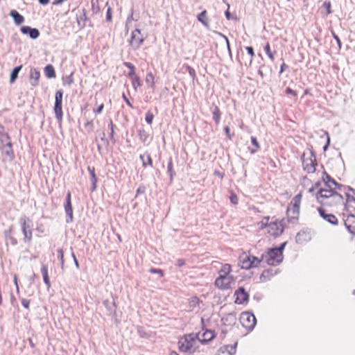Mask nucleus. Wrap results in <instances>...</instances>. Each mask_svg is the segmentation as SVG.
<instances>
[{
	"label": "nucleus",
	"instance_id": "22",
	"mask_svg": "<svg viewBox=\"0 0 355 355\" xmlns=\"http://www.w3.org/2000/svg\"><path fill=\"white\" fill-rule=\"evenodd\" d=\"M40 73L36 69H31L30 71V83L32 86L35 87L39 84Z\"/></svg>",
	"mask_w": 355,
	"mask_h": 355
},
{
	"label": "nucleus",
	"instance_id": "7",
	"mask_svg": "<svg viewBox=\"0 0 355 355\" xmlns=\"http://www.w3.org/2000/svg\"><path fill=\"white\" fill-rule=\"evenodd\" d=\"M304 169L309 173L315 171L316 157L313 152H311L309 157L305 158L304 154L302 157Z\"/></svg>",
	"mask_w": 355,
	"mask_h": 355
},
{
	"label": "nucleus",
	"instance_id": "44",
	"mask_svg": "<svg viewBox=\"0 0 355 355\" xmlns=\"http://www.w3.org/2000/svg\"><path fill=\"white\" fill-rule=\"evenodd\" d=\"M57 252H58V257L60 259L61 267H62V268H63L64 265V252H63L62 249H58Z\"/></svg>",
	"mask_w": 355,
	"mask_h": 355
},
{
	"label": "nucleus",
	"instance_id": "34",
	"mask_svg": "<svg viewBox=\"0 0 355 355\" xmlns=\"http://www.w3.org/2000/svg\"><path fill=\"white\" fill-rule=\"evenodd\" d=\"M3 153H4L7 156L12 157V155H13V152H12V144H11V142H10V141L8 142L6 145H4V146H3Z\"/></svg>",
	"mask_w": 355,
	"mask_h": 355
},
{
	"label": "nucleus",
	"instance_id": "32",
	"mask_svg": "<svg viewBox=\"0 0 355 355\" xmlns=\"http://www.w3.org/2000/svg\"><path fill=\"white\" fill-rule=\"evenodd\" d=\"M207 11L203 10L201 12L198 16L197 19L199 21H200L205 26L208 27V22L206 19Z\"/></svg>",
	"mask_w": 355,
	"mask_h": 355
},
{
	"label": "nucleus",
	"instance_id": "15",
	"mask_svg": "<svg viewBox=\"0 0 355 355\" xmlns=\"http://www.w3.org/2000/svg\"><path fill=\"white\" fill-rule=\"evenodd\" d=\"M234 295L236 296L235 300V303L236 304H241L248 301L249 295L243 287H239V289L235 291Z\"/></svg>",
	"mask_w": 355,
	"mask_h": 355
},
{
	"label": "nucleus",
	"instance_id": "28",
	"mask_svg": "<svg viewBox=\"0 0 355 355\" xmlns=\"http://www.w3.org/2000/svg\"><path fill=\"white\" fill-rule=\"evenodd\" d=\"M44 73L45 76L49 78H53L55 77V71L53 67L51 64H49L44 68Z\"/></svg>",
	"mask_w": 355,
	"mask_h": 355
},
{
	"label": "nucleus",
	"instance_id": "62",
	"mask_svg": "<svg viewBox=\"0 0 355 355\" xmlns=\"http://www.w3.org/2000/svg\"><path fill=\"white\" fill-rule=\"evenodd\" d=\"M103 107H104L103 104H101V105L98 106V107L97 109L94 110V112L96 114H100L102 112Z\"/></svg>",
	"mask_w": 355,
	"mask_h": 355
},
{
	"label": "nucleus",
	"instance_id": "53",
	"mask_svg": "<svg viewBox=\"0 0 355 355\" xmlns=\"http://www.w3.org/2000/svg\"><path fill=\"white\" fill-rule=\"evenodd\" d=\"M187 69L189 73V75L192 77V78H194L195 76H196V72H195V70L194 69H193L190 66H187Z\"/></svg>",
	"mask_w": 355,
	"mask_h": 355
},
{
	"label": "nucleus",
	"instance_id": "8",
	"mask_svg": "<svg viewBox=\"0 0 355 355\" xmlns=\"http://www.w3.org/2000/svg\"><path fill=\"white\" fill-rule=\"evenodd\" d=\"M234 282L232 275H219L215 281V285L221 289H227L231 286Z\"/></svg>",
	"mask_w": 355,
	"mask_h": 355
},
{
	"label": "nucleus",
	"instance_id": "20",
	"mask_svg": "<svg viewBox=\"0 0 355 355\" xmlns=\"http://www.w3.org/2000/svg\"><path fill=\"white\" fill-rule=\"evenodd\" d=\"M103 305L105 306V308L107 311V315H112V316H116V305L114 300L110 301L108 300H105L103 301Z\"/></svg>",
	"mask_w": 355,
	"mask_h": 355
},
{
	"label": "nucleus",
	"instance_id": "63",
	"mask_svg": "<svg viewBox=\"0 0 355 355\" xmlns=\"http://www.w3.org/2000/svg\"><path fill=\"white\" fill-rule=\"evenodd\" d=\"M123 100L125 101L126 104L130 107H133L132 103H130V101L127 98V97L125 96V95L124 94H123Z\"/></svg>",
	"mask_w": 355,
	"mask_h": 355
},
{
	"label": "nucleus",
	"instance_id": "36",
	"mask_svg": "<svg viewBox=\"0 0 355 355\" xmlns=\"http://www.w3.org/2000/svg\"><path fill=\"white\" fill-rule=\"evenodd\" d=\"M220 114L221 113L219 108L217 106H216L213 111V119L214 120L216 124H218L220 122Z\"/></svg>",
	"mask_w": 355,
	"mask_h": 355
},
{
	"label": "nucleus",
	"instance_id": "40",
	"mask_svg": "<svg viewBox=\"0 0 355 355\" xmlns=\"http://www.w3.org/2000/svg\"><path fill=\"white\" fill-rule=\"evenodd\" d=\"M9 232H10V230L9 231ZM5 234H6L7 242H10L13 245H15L17 244V239L15 238H14L13 236H10V233H8V232H6Z\"/></svg>",
	"mask_w": 355,
	"mask_h": 355
},
{
	"label": "nucleus",
	"instance_id": "42",
	"mask_svg": "<svg viewBox=\"0 0 355 355\" xmlns=\"http://www.w3.org/2000/svg\"><path fill=\"white\" fill-rule=\"evenodd\" d=\"M167 171H168V174L170 175L171 181H172L173 175H174L175 173H174L173 170V164H172L171 159H169V162L168 163Z\"/></svg>",
	"mask_w": 355,
	"mask_h": 355
},
{
	"label": "nucleus",
	"instance_id": "29",
	"mask_svg": "<svg viewBox=\"0 0 355 355\" xmlns=\"http://www.w3.org/2000/svg\"><path fill=\"white\" fill-rule=\"evenodd\" d=\"M139 158L141 160L142 164L144 167H146L147 165H149L150 166H153L152 159L149 154L147 153L146 155H141L139 156Z\"/></svg>",
	"mask_w": 355,
	"mask_h": 355
},
{
	"label": "nucleus",
	"instance_id": "14",
	"mask_svg": "<svg viewBox=\"0 0 355 355\" xmlns=\"http://www.w3.org/2000/svg\"><path fill=\"white\" fill-rule=\"evenodd\" d=\"M284 225L282 222H272L268 225V232L273 236H278L282 234Z\"/></svg>",
	"mask_w": 355,
	"mask_h": 355
},
{
	"label": "nucleus",
	"instance_id": "23",
	"mask_svg": "<svg viewBox=\"0 0 355 355\" xmlns=\"http://www.w3.org/2000/svg\"><path fill=\"white\" fill-rule=\"evenodd\" d=\"M10 16L13 19L15 23L17 25L22 24L24 21V17L15 10H10Z\"/></svg>",
	"mask_w": 355,
	"mask_h": 355
},
{
	"label": "nucleus",
	"instance_id": "21",
	"mask_svg": "<svg viewBox=\"0 0 355 355\" xmlns=\"http://www.w3.org/2000/svg\"><path fill=\"white\" fill-rule=\"evenodd\" d=\"M196 335H198V341L202 343H207L212 340L215 336L214 332L211 330H207L202 334L199 333L196 334Z\"/></svg>",
	"mask_w": 355,
	"mask_h": 355
},
{
	"label": "nucleus",
	"instance_id": "48",
	"mask_svg": "<svg viewBox=\"0 0 355 355\" xmlns=\"http://www.w3.org/2000/svg\"><path fill=\"white\" fill-rule=\"evenodd\" d=\"M85 128L88 131L92 132L94 128L93 122L92 121H87L85 124Z\"/></svg>",
	"mask_w": 355,
	"mask_h": 355
},
{
	"label": "nucleus",
	"instance_id": "10",
	"mask_svg": "<svg viewBox=\"0 0 355 355\" xmlns=\"http://www.w3.org/2000/svg\"><path fill=\"white\" fill-rule=\"evenodd\" d=\"M27 220L30 221L26 217H21L19 219V223L21 226V230L24 236V241L30 242L32 239L33 233L32 230L29 225H27Z\"/></svg>",
	"mask_w": 355,
	"mask_h": 355
},
{
	"label": "nucleus",
	"instance_id": "9",
	"mask_svg": "<svg viewBox=\"0 0 355 355\" xmlns=\"http://www.w3.org/2000/svg\"><path fill=\"white\" fill-rule=\"evenodd\" d=\"M145 37L141 35L139 29L136 28L132 32L130 45L134 49H137L140 47L144 41Z\"/></svg>",
	"mask_w": 355,
	"mask_h": 355
},
{
	"label": "nucleus",
	"instance_id": "38",
	"mask_svg": "<svg viewBox=\"0 0 355 355\" xmlns=\"http://www.w3.org/2000/svg\"><path fill=\"white\" fill-rule=\"evenodd\" d=\"M251 262L252 263V268L259 266L261 262H263V260L262 259V256L261 257V258H258L254 256H251Z\"/></svg>",
	"mask_w": 355,
	"mask_h": 355
},
{
	"label": "nucleus",
	"instance_id": "4",
	"mask_svg": "<svg viewBox=\"0 0 355 355\" xmlns=\"http://www.w3.org/2000/svg\"><path fill=\"white\" fill-rule=\"evenodd\" d=\"M301 199V194L296 195L292 199L290 205L288 207L286 214L289 221H293L298 218Z\"/></svg>",
	"mask_w": 355,
	"mask_h": 355
},
{
	"label": "nucleus",
	"instance_id": "64",
	"mask_svg": "<svg viewBox=\"0 0 355 355\" xmlns=\"http://www.w3.org/2000/svg\"><path fill=\"white\" fill-rule=\"evenodd\" d=\"M73 78H72V74H71L69 76L67 77V83L68 85H71L73 83Z\"/></svg>",
	"mask_w": 355,
	"mask_h": 355
},
{
	"label": "nucleus",
	"instance_id": "60",
	"mask_svg": "<svg viewBox=\"0 0 355 355\" xmlns=\"http://www.w3.org/2000/svg\"><path fill=\"white\" fill-rule=\"evenodd\" d=\"M224 130H225V134L227 135V137L231 139H232V136H231V134H230V129L228 126H225L224 128Z\"/></svg>",
	"mask_w": 355,
	"mask_h": 355
},
{
	"label": "nucleus",
	"instance_id": "61",
	"mask_svg": "<svg viewBox=\"0 0 355 355\" xmlns=\"http://www.w3.org/2000/svg\"><path fill=\"white\" fill-rule=\"evenodd\" d=\"M144 192H145V187L144 186H140L137 189V195H138L139 193H144Z\"/></svg>",
	"mask_w": 355,
	"mask_h": 355
},
{
	"label": "nucleus",
	"instance_id": "30",
	"mask_svg": "<svg viewBox=\"0 0 355 355\" xmlns=\"http://www.w3.org/2000/svg\"><path fill=\"white\" fill-rule=\"evenodd\" d=\"M21 67H22V66L20 65V66L15 67L12 69V71L10 73V83L15 82V80L17 78L19 72L21 70Z\"/></svg>",
	"mask_w": 355,
	"mask_h": 355
},
{
	"label": "nucleus",
	"instance_id": "37",
	"mask_svg": "<svg viewBox=\"0 0 355 355\" xmlns=\"http://www.w3.org/2000/svg\"><path fill=\"white\" fill-rule=\"evenodd\" d=\"M92 10L93 14H96L100 11L98 0H91Z\"/></svg>",
	"mask_w": 355,
	"mask_h": 355
},
{
	"label": "nucleus",
	"instance_id": "55",
	"mask_svg": "<svg viewBox=\"0 0 355 355\" xmlns=\"http://www.w3.org/2000/svg\"><path fill=\"white\" fill-rule=\"evenodd\" d=\"M286 93L287 94H291V95H293V96H297V92H296V91L293 90V89H292L291 88H290V87H287V88L286 89Z\"/></svg>",
	"mask_w": 355,
	"mask_h": 355
},
{
	"label": "nucleus",
	"instance_id": "5",
	"mask_svg": "<svg viewBox=\"0 0 355 355\" xmlns=\"http://www.w3.org/2000/svg\"><path fill=\"white\" fill-rule=\"evenodd\" d=\"M62 96H63V92L62 90H58L55 92V105L53 107V111L55 114V117L58 122H61L62 120Z\"/></svg>",
	"mask_w": 355,
	"mask_h": 355
},
{
	"label": "nucleus",
	"instance_id": "43",
	"mask_svg": "<svg viewBox=\"0 0 355 355\" xmlns=\"http://www.w3.org/2000/svg\"><path fill=\"white\" fill-rule=\"evenodd\" d=\"M251 142H252V144L254 146V148L251 150V153H254L259 148V143H258L257 139L254 137H251Z\"/></svg>",
	"mask_w": 355,
	"mask_h": 355
},
{
	"label": "nucleus",
	"instance_id": "27",
	"mask_svg": "<svg viewBox=\"0 0 355 355\" xmlns=\"http://www.w3.org/2000/svg\"><path fill=\"white\" fill-rule=\"evenodd\" d=\"M88 20L87 15H86V11L85 9L83 10V12L77 17V22L78 24V26L80 28H84L86 26V22Z\"/></svg>",
	"mask_w": 355,
	"mask_h": 355
},
{
	"label": "nucleus",
	"instance_id": "11",
	"mask_svg": "<svg viewBox=\"0 0 355 355\" xmlns=\"http://www.w3.org/2000/svg\"><path fill=\"white\" fill-rule=\"evenodd\" d=\"M319 215L329 223L336 225L338 223V218L332 214H329L323 207H319L317 208Z\"/></svg>",
	"mask_w": 355,
	"mask_h": 355
},
{
	"label": "nucleus",
	"instance_id": "26",
	"mask_svg": "<svg viewBox=\"0 0 355 355\" xmlns=\"http://www.w3.org/2000/svg\"><path fill=\"white\" fill-rule=\"evenodd\" d=\"M236 343L234 345H227L225 349H220L217 355H233L236 352Z\"/></svg>",
	"mask_w": 355,
	"mask_h": 355
},
{
	"label": "nucleus",
	"instance_id": "33",
	"mask_svg": "<svg viewBox=\"0 0 355 355\" xmlns=\"http://www.w3.org/2000/svg\"><path fill=\"white\" fill-rule=\"evenodd\" d=\"M264 51L270 58L271 61H274L275 60V54L276 53V51H271L270 50V46L269 43H267L264 46Z\"/></svg>",
	"mask_w": 355,
	"mask_h": 355
},
{
	"label": "nucleus",
	"instance_id": "50",
	"mask_svg": "<svg viewBox=\"0 0 355 355\" xmlns=\"http://www.w3.org/2000/svg\"><path fill=\"white\" fill-rule=\"evenodd\" d=\"M230 201L233 205H237L238 204V197L235 193H232L230 196Z\"/></svg>",
	"mask_w": 355,
	"mask_h": 355
},
{
	"label": "nucleus",
	"instance_id": "59",
	"mask_svg": "<svg viewBox=\"0 0 355 355\" xmlns=\"http://www.w3.org/2000/svg\"><path fill=\"white\" fill-rule=\"evenodd\" d=\"M286 245V242H284V243H282L279 247L275 248L273 249L274 250H279L280 251V252L283 254V250H284Z\"/></svg>",
	"mask_w": 355,
	"mask_h": 355
},
{
	"label": "nucleus",
	"instance_id": "12",
	"mask_svg": "<svg viewBox=\"0 0 355 355\" xmlns=\"http://www.w3.org/2000/svg\"><path fill=\"white\" fill-rule=\"evenodd\" d=\"M322 180L324 184V187L327 189H333L335 191L336 189H340L342 187L341 184L337 183L327 173L323 172Z\"/></svg>",
	"mask_w": 355,
	"mask_h": 355
},
{
	"label": "nucleus",
	"instance_id": "41",
	"mask_svg": "<svg viewBox=\"0 0 355 355\" xmlns=\"http://www.w3.org/2000/svg\"><path fill=\"white\" fill-rule=\"evenodd\" d=\"M114 126L112 123V121L111 119H110L109 124H108V128L110 130V138L113 142H115V139L114 137Z\"/></svg>",
	"mask_w": 355,
	"mask_h": 355
},
{
	"label": "nucleus",
	"instance_id": "25",
	"mask_svg": "<svg viewBox=\"0 0 355 355\" xmlns=\"http://www.w3.org/2000/svg\"><path fill=\"white\" fill-rule=\"evenodd\" d=\"M64 211L67 214V223H71L73 220V209L71 202H66L64 205Z\"/></svg>",
	"mask_w": 355,
	"mask_h": 355
},
{
	"label": "nucleus",
	"instance_id": "57",
	"mask_svg": "<svg viewBox=\"0 0 355 355\" xmlns=\"http://www.w3.org/2000/svg\"><path fill=\"white\" fill-rule=\"evenodd\" d=\"M185 264V261L182 259H178L177 261H176V263H175V266H177L178 267H182Z\"/></svg>",
	"mask_w": 355,
	"mask_h": 355
},
{
	"label": "nucleus",
	"instance_id": "52",
	"mask_svg": "<svg viewBox=\"0 0 355 355\" xmlns=\"http://www.w3.org/2000/svg\"><path fill=\"white\" fill-rule=\"evenodd\" d=\"M21 304L22 306L25 308V309H28L29 308V304H30V300H28V299H22L21 300Z\"/></svg>",
	"mask_w": 355,
	"mask_h": 355
},
{
	"label": "nucleus",
	"instance_id": "17",
	"mask_svg": "<svg viewBox=\"0 0 355 355\" xmlns=\"http://www.w3.org/2000/svg\"><path fill=\"white\" fill-rule=\"evenodd\" d=\"M344 225L352 235H355V215H348L344 220Z\"/></svg>",
	"mask_w": 355,
	"mask_h": 355
},
{
	"label": "nucleus",
	"instance_id": "35",
	"mask_svg": "<svg viewBox=\"0 0 355 355\" xmlns=\"http://www.w3.org/2000/svg\"><path fill=\"white\" fill-rule=\"evenodd\" d=\"M230 272L231 266L230 264L226 263L222 266L219 271V275H230Z\"/></svg>",
	"mask_w": 355,
	"mask_h": 355
},
{
	"label": "nucleus",
	"instance_id": "39",
	"mask_svg": "<svg viewBox=\"0 0 355 355\" xmlns=\"http://www.w3.org/2000/svg\"><path fill=\"white\" fill-rule=\"evenodd\" d=\"M139 137L140 139V140L143 142V143H145L147 141L148 137H149V135L146 132V130H139Z\"/></svg>",
	"mask_w": 355,
	"mask_h": 355
},
{
	"label": "nucleus",
	"instance_id": "58",
	"mask_svg": "<svg viewBox=\"0 0 355 355\" xmlns=\"http://www.w3.org/2000/svg\"><path fill=\"white\" fill-rule=\"evenodd\" d=\"M71 257H72V258L73 259V261H74V263H75V266H76V268H79V267H80L79 266V263H78V260H77V259L76 257V255H75L74 252H71Z\"/></svg>",
	"mask_w": 355,
	"mask_h": 355
},
{
	"label": "nucleus",
	"instance_id": "6",
	"mask_svg": "<svg viewBox=\"0 0 355 355\" xmlns=\"http://www.w3.org/2000/svg\"><path fill=\"white\" fill-rule=\"evenodd\" d=\"M240 321L241 324L248 330H252L257 322L255 316L249 312L243 313L241 315Z\"/></svg>",
	"mask_w": 355,
	"mask_h": 355
},
{
	"label": "nucleus",
	"instance_id": "56",
	"mask_svg": "<svg viewBox=\"0 0 355 355\" xmlns=\"http://www.w3.org/2000/svg\"><path fill=\"white\" fill-rule=\"evenodd\" d=\"M245 49L248 53L250 54L252 58L254 56V49L252 46H246Z\"/></svg>",
	"mask_w": 355,
	"mask_h": 355
},
{
	"label": "nucleus",
	"instance_id": "18",
	"mask_svg": "<svg viewBox=\"0 0 355 355\" xmlns=\"http://www.w3.org/2000/svg\"><path fill=\"white\" fill-rule=\"evenodd\" d=\"M21 31L24 35H28L29 37L35 40L40 36V31L35 28H31L28 26H24L21 28Z\"/></svg>",
	"mask_w": 355,
	"mask_h": 355
},
{
	"label": "nucleus",
	"instance_id": "49",
	"mask_svg": "<svg viewBox=\"0 0 355 355\" xmlns=\"http://www.w3.org/2000/svg\"><path fill=\"white\" fill-rule=\"evenodd\" d=\"M153 80H154L153 75L151 73H148L146 76V81L147 83H151V87H153V85H154Z\"/></svg>",
	"mask_w": 355,
	"mask_h": 355
},
{
	"label": "nucleus",
	"instance_id": "45",
	"mask_svg": "<svg viewBox=\"0 0 355 355\" xmlns=\"http://www.w3.org/2000/svg\"><path fill=\"white\" fill-rule=\"evenodd\" d=\"M323 7L326 9L327 15L331 13L332 11L331 10V2L329 1H325L323 3Z\"/></svg>",
	"mask_w": 355,
	"mask_h": 355
},
{
	"label": "nucleus",
	"instance_id": "2",
	"mask_svg": "<svg viewBox=\"0 0 355 355\" xmlns=\"http://www.w3.org/2000/svg\"><path fill=\"white\" fill-rule=\"evenodd\" d=\"M198 335L189 334L182 337L178 342L179 349L181 352L193 353L198 348Z\"/></svg>",
	"mask_w": 355,
	"mask_h": 355
},
{
	"label": "nucleus",
	"instance_id": "46",
	"mask_svg": "<svg viewBox=\"0 0 355 355\" xmlns=\"http://www.w3.org/2000/svg\"><path fill=\"white\" fill-rule=\"evenodd\" d=\"M153 118H154V116L151 112H148L146 114L145 120L147 123L151 124L153 122Z\"/></svg>",
	"mask_w": 355,
	"mask_h": 355
},
{
	"label": "nucleus",
	"instance_id": "31",
	"mask_svg": "<svg viewBox=\"0 0 355 355\" xmlns=\"http://www.w3.org/2000/svg\"><path fill=\"white\" fill-rule=\"evenodd\" d=\"M88 171H89L90 175H91V181L92 183V190L94 191L96 188V182H97V178L96 177V175L94 173V168H92L91 167L89 166Z\"/></svg>",
	"mask_w": 355,
	"mask_h": 355
},
{
	"label": "nucleus",
	"instance_id": "16",
	"mask_svg": "<svg viewBox=\"0 0 355 355\" xmlns=\"http://www.w3.org/2000/svg\"><path fill=\"white\" fill-rule=\"evenodd\" d=\"M345 207L349 215H355V198L349 193H346Z\"/></svg>",
	"mask_w": 355,
	"mask_h": 355
},
{
	"label": "nucleus",
	"instance_id": "24",
	"mask_svg": "<svg viewBox=\"0 0 355 355\" xmlns=\"http://www.w3.org/2000/svg\"><path fill=\"white\" fill-rule=\"evenodd\" d=\"M41 272L43 277L44 282L46 287L49 288L51 287V282L48 274V267L46 265L43 264L41 268Z\"/></svg>",
	"mask_w": 355,
	"mask_h": 355
},
{
	"label": "nucleus",
	"instance_id": "19",
	"mask_svg": "<svg viewBox=\"0 0 355 355\" xmlns=\"http://www.w3.org/2000/svg\"><path fill=\"white\" fill-rule=\"evenodd\" d=\"M241 267L243 269L248 270L252 268L251 255L243 254L239 257Z\"/></svg>",
	"mask_w": 355,
	"mask_h": 355
},
{
	"label": "nucleus",
	"instance_id": "51",
	"mask_svg": "<svg viewBox=\"0 0 355 355\" xmlns=\"http://www.w3.org/2000/svg\"><path fill=\"white\" fill-rule=\"evenodd\" d=\"M106 20L107 21H112V10L110 7H108L107 12H106Z\"/></svg>",
	"mask_w": 355,
	"mask_h": 355
},
{
	"label": "nucleus",
	"instance_id": "47",
	"mask_svg": "<svg viewBox=\"0 0 355 355\" xmlns=\"http://www.w3.org/2000/svg\"><path fill=\"white\" fill-rule=\"evenodd\" d=\"M149 272L150 273L159 274L161 277L164 276V271L159 268H150Z\"/></svg>",
	"mask_w": 355,
	"mask_h": 355
},
{
	"label": "nucleus",
	"instance_id": "1",
	"mask_svg": "<svg viewBox=\"0 0 355 355\" xmlns=\"http://www.w3.org/2000/svg\"><path fill=\"white\" fill-rule=\"evenodd\" d=\"M315 197L321 207H337L344 203V199L342 195L327 188H320L316 193Z\"/></svg>",
	"mask_w": 355,
	"mask_h": 355
},
{
	"label": "nucleus",
	"instance_id": "3",
	"mask_svg": "<svg viewBox=\"0 0 355 355\" xmlns=\"http://www.w3.org/2000/svg\"><path fill=\"white\" fill-rule=\"evenodd\" d=\"M263 262L270 266H277L283 261V254L279 250L269 249L262 254Z\"/></svg>",
	"mask_w": 355,
	"mask_h": 355
},
{
	"label": "nucleus",
	"instance_id": "54",
	"mask_svg": "<svg viewBox=\"0 0 355 355\" xmlns=\"http://www.w3.org/2000/svg\"><path fill=\"white\" fill-rule=\"evenodd\" d=\"M222 35L224 37V39L225 40V41H226L227 47L229 55H230V57H232V51H231L229 40H228L227 37L225 35Z\"/></svg>",
	"mask_w": 355,
	"mask_h": 355
},
{
	"label": "nucleus",
	"instance_id": "13",
	"mask_svg": "<svg viewBox=\"0 0 355 355\" xmlns=\"http://www.w3.org/2000/svg\"><path fill=\"white\" fill-rule=\"evenodd\" d=\"M124 65L128 69H131V71L128 73V77L131 79L132 85L135 89H137L138 87L141 86V82L139 78L135 74V68L130 62H124Z\"/></svg>",
	"mask_w": 355,
	"mask_h": 355
}]
</instances>
